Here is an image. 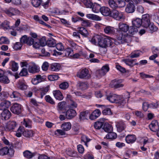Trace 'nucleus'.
Wrapping results in <instances>:
<instances>
[{
    "instance_id": "obj_33",
    "label": "nucleus",
    "mask_w": 159,
    "mask_h": 159,
    "mask_svg": "<svg viewBox=\"0 0 159 159\" xmlns=\"http://www.w3.org/2000/svg\"><path fill=\"white\" fill-rule=\"evenodd\" d=\"M78 29L80 33L84 36L86 37L89 35V33L87 30L84 27H79Z\"/></svg>"
},
{
    "instance_id": "obj_51",
    "label": "nucleus",
    "mask_w": 159,
    "mask_h": 159,
    "mask_svg": "<svg viewBox=\"0 0 159 159\" xmlns=\"http://www.w3.org/2000/svg\"><path fill=\"white\" fill-rule=\"evenodd\" d=\"M9 95V93L7 92L4 91H1L0 93V99L1 100L5 99L8 97Z\"/></svg>"
},
{
    "instance_id": "obj_41",
    "label": "nucleus",
    "mask_w": 159,
    "mask_h": 159,
    "mask_svg": "<svg viewBox=\"0 0 159 159\" xmlns=\"http://www.w3.org/2000/svg\"><path fill=\"white\" fill-rule=\"evenodd\" d=\"M17 86L19 89H26L28 88L26 84L22 82H19L18 83Z\"/></svg>"
},
{
    "instance_id": "obj_3",
    "label": "nucleus",
    "mask_w": 159,
    "mask_h": 159,
    "mask_svg": "<svg viewBox=\"0 0 159 159\" xmlns=\"http://www.w3.org/2000/svg\"><path fill=\"white\" fill-rule=\"evenodd\" d=\"M77 76L81 79H88L90 77L88 69L84 68L77 72Z\"/></svg>"
},
{
    "instance_id": "obj_7",
    "label": "nucleus",
    "mask_w": 159,
    "mask_h": 159,
    "mask_svg": "<svg viewBox=\"0 0 159 159\" xmlns=\"http://www.w3.org/2000/svg\"><path fill=\"white\" fill-rule=\"evenodd\" d=\"M11 110L13 113L16 114H20L22 111V106L19 104L14 103L11 108Z\"/></svg>"
},
{
    "instance_id": "obj_37",
    "label": "nucleus",
    "mask_w": 159,
    "mask_h": 159,
    "mask_svg": "<svg viewBox=\"0 0 159 159\" xmlns=\"http://www.w3.org/2000/svg\"><path fill=\"white\" fill-rule=\"evenodd\" d=\"M24 156L27 158H31L34 156V153H32L29 151L26 150L23 152Z\"/></svg>"
},
{
    "instance_id": "obj_14",
    "label": "nucleus",
    "mask_w": 159,
    "mask_h": 159,
    "mask_svg": "<svg viewBox=\"0 0 159 159\" xmlns=\"http://www.w3.org/2000/svg\"><path fill=\"white\" fill-rule=\"evenodd\" d=\"M100 12L102 15L105 16H109L111 14L110 8L105 6L102 7Z\"/></svg>"
},
{
    "instance_id": "obj_56",
    "label": "nucleus",
    "mask_w": 159,
    "mask_h": 159,
    "mask_svg": "<svg viewBox=\"0 0 159 159\" xmlns=\"http://www.w3.org/2000/svg\"><path fill=\"white\" fill-rule=\"evenodd\" d=\"M59 78L58 75H51L48 76V80L51 81L57 80Z\"/></svg>"
},
{
    "instance_id": "obj_32",
    "label": "nucleus",
    "mask_w": 159,
    "mask_h": 159,
    "mask_svg": "<svg viewBox=\"0 0 159 159\" xmlns=\"http://www.w3.org/2000/svg\"><path fill=\"white\" fill-rule=\"evenodd\" d=\"M71 124L70 122H65L61 125V129L65 131L69 130L71 128Z\"/></svg>"
},
{
    "instance_id": "obj_16",
    "label": "nucleus",
    "mask_w": 159,
    "mask_h": 159,
    "mask_svg": "<svg viewBox=\"0 0 159 159\" xmlns=\"http://www.w3.org/2000/svg\"><path fill=\"white\" fill-rule=\"evenodd\" d=\"M149 126L150 130L154 132H156L159 128L158 123L156 120L152 121Z\"/></svg>"
},
{
    "instance_id": "obj_57",
    "label": "nucleus",
    "mask_w": 159,
    "mask_h": 159,
    "mask_svg": "<svg viewBox=\"0 0 159 159\" xmlns=\"http://www.w3.org/2000/svg\"><path fill=\"white\" fill-rule=\"evenodd\" d=\"M69 86V84L67 82H64L59 85V87L62 89H65L68 88Z\"/></svg>"
},
{
    "instance_id": "obj_18",
    "label": "nucleus",
    "mask_w": 159,
    "mask_h": 159,
    "mask_svg": "<svg viewBox=\"0 0 159 159\" xmlns=\"http://www.w3.org/2000/svg\"><path fill=\"white\" fill-rule=\"evenodd\" d=\"M101 114L100 111L98 109L95 110L89 116V118L91 120H94L99 117Z\"/></svg>"
},
{
    "instance_id": "obj_39",
    "label": "nucleus",
    "mask_w": 159,
    "mask_h": 159,
    "mask_svg": "<svg viewBox=\"0 0 159 159\" xmlns=\"http://www.w3.org/2000/svg\"><path fill=\"white\" fill-rule=\"evenodd\" d=\"M85 7L87 8H91L92 7L93 3L91 0H80Z\"/></svg>"
},
{
    "instance_id": "obj_49",
    "label": "nucleus",
    "mask_w": 159,
    "mask_h": 159,
    "mask_svg": "<svg viewBox=\"0 0 159 159\" xmlns=\"http://www.w3.org/2000/svg\"><path fill=\"white\" fill-rule=\"evenodd\" d=\"M103 125V122L98 121L95 123L94 127L96 129H99L102 127Z\"/></svg>"
},
{
    "instance_id": "obj_43",
    "label": "nucleus",
    "mask_w": 159,
    "mask_h": 159,
    "mask_svg": "<svg viewBox=\"0 0 159 159\" xmlns=\"http://www.w3.org/2000/svg\"><path fill=\"white\" fill-rule=\"evenodd\" d=\"M135 60H136L127 59L124 60V61L126 65L132 67L134 66V61Z\"/></svg>"
},
{
    "instance_id": "obj_35",
    "label": "nucleus",
    "mask_w": 159,
    "mask_h": 159,
    "mask_svg": "<svg viewBox=\"0 0 159 159\" xmlns=\"http://www.w3.org/2000/svg\"><path fill=\"white\" fill-rule=\"evenodd\" d=\"M103 129L105 131L108 133L111 132L112 131V128L111 126L108 123L105 124Z\"/></svg>"
},
{
    "instance_id": "obj_17",
    "label": "nucleus",
    "mask_w": 159,
    "mask_h": 159,
    "mask_svg": "<svg viewBox=\"0 0 159 159\" xmlns=\"http://www.w3.org/2000/svg\"><path fill=\"white\" fill-rule=\"evenodd\" d=\"M1 115V119L3 120H8L11 116V113L8 110L3 111Z\"/></svg>"
},
{
    "instance_id": "obj_44",
    "label": "nucleus",
    "mask_w": 159,
    "mask_h": 159,
    "mask_svg": "<svg viewBox=\"0 0 159 159\" xmlns=\"http://www.w3.org/2000/svg\"><path fill=\"white\" fill-rule=\"evenodd\" d=\"M77 86L80 89H86L88 88V85L86 83L79 82L77 84Z\"/></svg>"
},
{
    "instance_id": "obj_59",
    "label": "nucleus",
    "mask_w": 159,
    "mask_h": 159,
    "mask_svg": "<svg viewBox=\"0 0 159 159\" xmlns=\"http://www.w3.org/2000/svg\"><path fill=\"white\" fill-rule=\"evenodd\" d=\"M22 45L20 42H16L13 46V48L17 50L21 49Z\"/></svg>"
},
{
    "instance_id": "obj_64",
    "label": "nucleus",
    "mask_w": 159,
    "mask_h": 159,
    "mask_svg": "<svg viewBox=\"0 0 159 159\" xmlns=\"http://www.w3.org/2000/svg\"><path fill=\"white\" fill-rule=\"evenodd\" d=\"M45 99L47 102L52 104H55V102L49 95L46 96L45 97Z\"/></svg>"
},
{
    "instance_id": "obj_20",
    "label": "nucleus",
    "mask_w": 159,
    "mask_h": 159,
    "mask_svg": "<svg viewBox=\"0 0 159 159\" xmlns=\"http://www.w3.org/2000/svg\"><path fill=\"white\" fill-rule=\"evenodd\" d=\"M135 9L134 5L132 3L129 2L127 5L125 9L126 12L128 13L133 12Z\"/></svg>"
},
{
    "instance_id": "obj_26",
    "label": "nucleus",
    "mask_w": 159,
    "mask_h": 159,
    "mask_svg": "<svg viewBox=\"0 0 159 159\" xmlns=\"http://www.w3.org/2000/svg\"><path fill=\"white\" fill-rule=\"evenodd\" d=\"M102 39V37L101 36L96 35L92 38L90 41L92 43L94 44H96V43H98L99 45V42Z\"/></svg>"
},
{
    "instance_id": "obj_22",
    "label": "nucleus",
    "mask_w": 159,
    "mask_h": 159,
    "mask_svg": "<svg viewBox=\"0 0 159 159\" xmlns=\"http://www.w3.org/2000/svg\"><path fill=\"white\" fill-rule=\"evenodd\" d=\"M101 5L97 3H93L92 7L90 8H92L93 12L95 13H98L100 12L101 7Z\"/></svg>"
},
{
    "instance_id": "obj_4",
    "label": "nucleus",
    "mask_w": 159,
    "mask_h": 159,
    "mask_svg": "<svg viewBox=\"0 0 159 159\" xmlns=\"http://www.w3.org/2000/svg\"><path fill=\"white\" fill-rule=\"evenodd\" d=\"M112 42L113 41H112L111 38L107 37L103 39L102 37V39L99 42V46L102 48L110 47L112 45Z\"/></svg>"
},
{
    "instance_id": "obj_30",
    "label": "nucleus",
    "mask_w": 159,
    "mask_h": 159,
    "mask_svg": "<svg viewBox=\"0 0 159 159\" xmlns=\"http://www.w3.org/2000/svg\"><path fill=\"white\" fill-rule=\"evenodd\" d=\"M142 24V20L139 18H137L132 21L133 25L137 28L140 27Z\"/></svg>"
},
{
    "instance_id": "obj_45",
    "label": "nucleus",
    "mask_w": 159,
    "mask_h": 159,
    "mask_svg": "<svg viewBox=\"0 0 159 159\" xmlns=\"http://www.w3.org/2000/svg\"><path fill=\"white\" fill-rule=\"evenodd\" d=\"M141 52L140 50L134 51L130 54V57L131 58L137 57L139 56Z\"/></svg>"
},
{
    "instance_id": "obj_48",
    "label": "nucleus",
    "mask_w": 159,
    "mask_h": 159,
    "mask_svg": "<svg viewBox=\"0 0 159 159\" xmlns=\"http://www.w3.org/2000/svg\"><path fill=\"white\" fill-rule=\"evenodd\" d=\"M65 105L66 102L64 101L58 103V110L60 113H61V111L65 108Z\"/></svg>"
},
{
    "instance_id": "obj_46",
    "label": "nucleus",
    "mask_w": 159,
    "mask_h": 159,
    "mask_svg": "<svg viewBox=\"0 0 159 159\" xmlns=\"http://www.w3.org/2000/svg\"><path fill=\"white\" fill-rule=\"evenodd\" d=\"M24 131V127L21 126H20L16 132V136L19 137H21L22 134H23V133Z\"/></svg>"
},
{
    "instance_id": "obj_11",
    "label": "nucleus",
    "mask_w": 159,
    "mask_h": 159,
    "mask_svg": "<svg viewBox=\"0 0 159 159\" xmlns=\"http://www.w3.org/2000/svg\"><path fill=\"white\" fill-rule=\"evenodd\" d=\"M16 126V122L15 121H9L6 125L4 128L7 131H13Z\"/></svg>"
},
{
    "instance_id": "obj_28",
    "label": "nucleus",
    "mask_w": 159,
    "mask_h": 159,
    "mask_svg": "<svg viewBox=\"0 0 159 159\" xmlns=\"http://www.w3.org/2000/svg\"><path fill=\"white\" fill-rule=\"evenodd\" d=\"M111 86L112 88L117 89L123 86V85L119 83L118 80H112L111 83Z\"/></svg>"
},
{
    "instance_id": "obj_23",
    "label": "nucleus",
    "mask_w": 159,
    "mask_h": 159,
    "mask_svg": "<svg viewBox=\"0 0 159 159\" xmlns=\"http://www.w3.org/2000/svg\"><path fill=\"white\" fill-rule=\"evenodd\" d=\"M55 98L57 100H61L63 99V96L59 90H55L53 92Z\"/></svg>"
},
{
    "instance_id": "obj_61",
    "label": "nucleus",
    "mask_w": 159,
    "mask_h": 159,
    "mask_svg": "<svg viewBox=\"0 0 159 159\" xmlns=\"http://www.w3.org/2000/svg\"><path fill=\"white\" fill-rule=\"evenodd\" d=\"M20 93L16 91H13L10 95V97L11 98H20Z\"/></svg>"
},
{
    "instance_id": "obj_8",
    "label": "nucleus",
    "mask_w": 159,
    "mask_h": 159,
    "mask_svg": "<svg viewBox=\"0 0 159 159\" xmlns=\"http://www.w3.org/2000/svg\"><path fill=\"white\" fill-rule=\"evenodd\" d=\"M14 153V150L11 149H9L7 147H4L0 149V155L2 156L8 155L12 156Z\"/></svg>"
},
{
    "instance_id": "obj_50",
    "label": "nucleus",
    "mask_w": 159,
    "mask_h": 159,
    "mask_svg": "<svg viewBox=\"0 0 159 159\" xmlns=\"http://www.w3.org/2000/svg\"><path fill=\"white\" fill-rule=\"evenodd\" d=\"M128 30L129 33L132 34H134L138 31L137 28L133 25L132 26H130L129 28V27Z\"/></svg>"
},
{
    "instance_id": "obj_24",
    "label": "nucleus",
    "mask_w": 159,
    "mask_h": 159,
    "mask_svg": "<svg viewBox=\"0 0 159 159\" xmlns=\"http://www.w3.org/2000/svg\"><path fill=\"white\" fill-rule=\"evenodd\" d=\"M86 16L88 19L93 20L100 21L101 20V18L99 16L94 14H87L86 15Z\"/></svg>"
},
{
    "instance_id": "obj_27",
    "label": "nucleus",
    "mask_w": 159,
    "mask_h": 159,
    "mask_svg": "<svg viewBox=\"0 0 159 159\" xmlns=\"http://www.w3.org/2000/svg\"><path fill=\"white\" fill-rule=\"evenodd\" d=\"M50 68L52 71H58L60 69L61 65L58 63H53L51 65Z\"/></svg>"
},
{
    "instance_id": "obj_9",
    "label": "nucleus",
    "mask_w": 159,
    "mask_h": 159,
    "mask_svg": "<svg viewBox=\"0 0 159 159\" xmlns=\"http://www.w3.org/2000/svg\"><path fill=\"white\" fill-rule=\"evenodd\" d=\"M111 16L117 20H120L124 18L122 12L116 10H113L111 13Z\"/></svg>"
},
{
    "instance_id": "obj_6",
    "label": "nucleus",
    "mask_w": 159,
    "mask_h": 159,
    "mask_svg": "<svg viewBox=\"0 0 159 159\" xmlns=\"http://www.w3.org/2000/svg\"><path fill=\"white\" fill-rule=\"evenodd\" d=\"M142 21L143 26L146 28H148L151 23L149 15L148 14L143 15Z\"/></svg>"
},
{
    "instance_id": "obj_36",
    "label": "nucleus",
    "mask_w": 159,
    "mask_h": 159,
    "mask_svg": "<svg viewBox=\"0 0 159 159\" xmlns=\"http://www.w3.org/2000/svg\"><path fill=\"white\" fill-rule=\"evenodd\" d=\"M34 134L32 130H27L24 131L23 133V135L26 137H30L33 136Z\"/></svg>"
},
{
    "instance_id": "obj_1",
    "label": "nucleus",
    "mask_w": 159,
    "mask_h": 159,
    "mask_svg": "<svg viewBox=\"0 0 159 159\" xmlns=\"http://www.w3.org/2000/svg\"><path fill=\"white\" fill-rule=\"evenodd\" d=\"M106 93L107 99L111 102L123 105L126 103V101L122 96L117 95L113 93H110L109 94H107L106 92Z\"/></svg>"
},
{
    "instance_id": "obj_54",
    "label": "nucleus",
    "mask_w": 159,
    "mask_h": 159,
    "mask_svg": "<svg viewBox=\"0 0 159 159\" xmlns=\"http://www.w3.org/2000/svg\"><path fill=\"white\" fill-rule=\"evenodd\" d=\"M1 27L4 30H9L10 29L9 22L5 21L1 24Z\"/></svg>"
},
{
    "instance_id": "obj_40",
    "label": "nucleus",
    "mask_w": 159,
    "mask_h": 159,
    "mask_svg": "<svg viewBox=\"0 0 159 159\" xmlns=\"http://www.w3.org/2000/svg\"><path fill=\"white\" fill-rule=\"evenodd\" d=\"M79 20L81 21V24L82 26L85 27L90 26L91 23L89 20H83L80 17L79 18Z\"/></svg>"
},
{
    "instance_id": "obj_31",
    "label": "nucleus",
    "mask_w": 159,
    "mask_h": 159,
    "mask_svg": "<svg viewBox=\"0 0 159 159\" xmlns=\"http://www.w3.org/2000/svg\"><path fill=\"white\" fill-rule=\"evenodd\" d=\"M136 140L135 136L134 135H129L127 136L125 138V140L127 143H132Z\"/></svg>"
},
{
    "instance_id": "obj_2",
    "label": "nucleus",
    "mask_w": 159,
    "mask_h": 159,
    "mask_svg": "<svg viewBox=\"0 0 159 159\" xmlns=\"http://www.w3.org/2000/svg\"><path fill=\"white\" fill-rule=\"evenodd\" d=\"M129 29V26L126 24L120 22L118 24V28L116 33V38L118 40H121L122 39L123 34L122 32H126Z\"/></svg>"
},
{
    "instance_id": "obj_53",
    "label": "nucleus",
    "mask_w": 159,
    "mask_h": 159,
    "mask_svg": "<svg viewBox=\"0 0 159 159\" xmlns=\"http://www.w3.org/2000/svg\"><path fill=\"white\" fill-rule=\"evenodd\" d=\"M117 137L116 134L114 132L109 133L108 134L106 135V137L107 139H115Z\"/></svg>"
},
{
    "instance_id": "obj_60",
    "label": "nucleus",
    "mask_w": 159,
    "mask_h": 159,
    "mask_svg": "<svg viewBox=\"0 0 159 159\" xmlns=\"http://www.w3.org/2000/svg\"><path fill=\"white\" fill-rule=\"evenodd\" d=\"M148 28H149L150 31L152 32L156 31L158 29L157 27L155 26L154 24L152 23H150Z\"/></svg>"
},
{
    "instance_id": "obj_62",
    "label": "nucleus",
    "mask_w": 159,
    "mask_h": 159,
    "mask_svg": "<svg viewBox=\"0 0 159 159\" xmlns=\"http://www.w3.org/2000/svg\"><path fill=\"white\" fill-rule=\"evenodd\" d=\"M23 124L26 127H31V122L29 120L24 119Z\"/></svg>"
},
{
    "instance_id": "obj_42",
    "label": "nucleus",
    "mask_w": 159,
    "mask_h": 159,
    "mask_svg": "<svg viewBox=\"0 0 159 159\" xmlns=\"http://www.w3.org/2000/svg\"><path fill=\"white\" fill-rule=\"evenodd\" d=\"M10 43L9 39L6 37L2 36L0 38V44H8Z\"/></svg>"
},
{
    "instance_id": "obj_5",
    "label": "nucleus",
    "mask_w": 159,
    "mask_h": 159,
    "mask_svg": "<svg viewBox=\"0 0 159 159\" xmlns=\"http://www.w3.org/2000/svg\"><path fill=\"white\" fill-rule=\"evenodd\" d=\"M109 68L107 65L102 67L101 70H98L96 71V75L97 77L99 78L104 75L109 70Z\"/></svg>"
},
{
    "instance_id": "obj_52",
    "label": "nucleus",
    "mask_w": 159,
    "mask_h": 159,
    "mask_svg": "<svg viewBox=\"0 0 159 159\" xmlns=\"http://www.w3.org/2000/svg\"><path fill=\"white\" fill-rule=\"evenodd\" d=\"M31 2L33 6L37 7L40 5L42 0H32Z\"/></svg>"
},
{
    "instance_id": "obj_10",
    "label": "nucleus",
    "mask_w": 159,
    "mask_h": 159,
    "mask_svg": "<svg viewBox=\"0 0 159 159\" xmlns=\"http://www.w3.org/2000/svg\"><path fill=\"white\" fill-rule=\"evenodd\" d=\"M4 11L5 13L10 16L18 14L20 12L18 10L12 7H11L8 9H5Z\"/></svg>"
},
{
    "instance_id": "obj_38",
    "label": "nucleus",
    "mask_w": 159,
    "mask_h": 159,
    "mask_svg": "<svg viewBox=\"0 0 159 159\" xmlns=\"http://www.w3.org/2000/svg\"><path fill=\"white\" fill-rule=\"evenodd\" d=\"M89 111L88 110L80 112V119L81 120L87 119V117Z\"/></svg>"
},
{
    "instance_id": "obj_12",
    "label": "nucleus",
    "mask_w": 159,
    "mask_h": 159,
    "mask_svg": "<svg viewBox=\"0 0 159 159\" xmlns=\"http://www.w3.org/2000/svg\"><path fill=\"white\" fill-rule=\"evenodd\" d=\"M76 115V112L75 110L72 109H69L66 112V117L67 119H71Z\"/></svg>"
},
{
    "instance_id": "obj_29",
    "label": "nucleus",
    "mask_w": 159,
    "mask_h": 159,
    "mask_svg": "<svg viewBox=\"0 0 159 159\" xmlns=\"http://www.w3.org/2000/svg\"><path fill=\"white\" fill-rule=\"evenodd\" d=\"M116 126L117 128L118 131L120 132L124 130L126 126L124 122L121 121L117 122Z\"/></svg>"
},
{
    "instance_id": "obj_34",
    "label": "nucleus",
    "mask_w": 159,
    "mask_h": 159,
    "mask_svg": "<svg viewBox=\"0 0 159 159\" xmlns=\"http://www.w3.org/2000/svg\"><path fill=\"white\" fill-rule=\"evenodd\" d=\"M56 44V40L50 38L47 41V45L48 47H54Z\"/></svg>"
},
{
    "instance_id": "obj_21",
    "label": "nucleus",
    "mask_w": 159,
    "mask_h": 159,
    "mask_svg": "<svg viewBox=\"0 0 159 159\" xmlns=\"http://www.w3.org/2000/svg\"><path fill=\"white\" fill-rule=\"evenodd\" d=\"M29 71L30 73H35L38 72L39 70L38 66L35 64H32L29 66Z\"/></svg>"
},
{
    "instance_id": "obj_13",
    "label": "nucleus",
    "mask_w": 159,
    "mask_h": 159,
    "mask_svg": "<svg viewBox=\"0 0 159 159\" xmlns=\"http://www.w3.org/2000/svg\"><path fill=\"white\" fill-rule=\"evenodd\" d=\"M11 102L10 101L5 100L0 104V110H8L7 109L9 108Z\"/></svg>"
},
{
    "instance_id": "obj_25",
    "label": "nucleus",
    "mask_w": 159,
    "mask_h": 159,
    "mask_svg": "<svg viewBox=\"0 0 159 159\" xmlns=\"http://www.w3.org/2000/svg\"><path fill=\"white\" fill-rule=\"evenodd\" d=\"M11 69L13 71H17L19 68L18 64L14 61H11L9 62Z\"/></svg>"
},
{
    "instance_id": "obj_47",
    "label": "nucleus",
    "mask_w": 159,
    "mask_h": 159,
    "mask_svg": "<svg viewBox=\"0 0 159 159\" xmlns=\"http://www.w3.org/2000/svg\"><path fill=\"white\" fill-rule=\"evenodd\" d=\"M108 3L109 6L112 8L114 9L118 7V4L114 0H109Z\"/></svg>"
},
{
    "instance_id": "obj_63",
    "label": "nucleus",
    "mask_w": 159,
    "mask_h": 159,
    "mask_svg": "<svg viewBox=\"0 0 159 159\" xmlns=\"http://www.w3.org/2000/svg\"><path fill=\"white\" fill-rule=\"evenodd\" d=\"M70 107L72 108H75L77 107V104L71 99L68 100Z\"/></svg>"
},
{
    "instance_id": "obj_55",
    "label": "nucleus",
    "mask_w": 159,
    "mask_h": 159,
    "mask_svg": "<svg viewBox=\"0 0 159 159\" xmlns=\"http://www.w3.org/2000/svg\"><path fill=\"white\" fill-rule=\"evenodd\" d=\"M10 82L9 80L7 77V76L5 75H3L2 77H0V82L5 83L8 84Z\"/></svg>"
},
{
    "instance_id": "obj_15",
    "label": "nucleus",
    "mask_w": 159,
    "mask_h": 159,
    "mask_svg": "<svg viewBox=\"0 0 159 159\" xmlns=\"http://www.w3.org/2000/svg\"><path fill=\"white\" fill-rule=\"evenodd\" d=\"M97 107L101 108L103 109L102 113L103 115H110L111 114V112L110 108L106 107L104 105H96Z\"/></svg>"
},
{
    "instance_id": "obj_58",
    "label": "nucleus",
    "mask_w": 159,
    "mask_h": 159,
    "mask_svg": "<svg viewBox=\"0 0 159 159\" xmlns=\"http://www.w3.org/2000/svg\"><path fill=\"white\" fill-rule=\"evenodd\" d=\"M66 152L68 155L72 157H75L76 154L75 152L70 149L66 150Z\"/></svg>"
},
{
    "instance_id": "obj_19",
    "label": "nucleus",
    "mask_w": 159,
    "mask_h": 159,
    "mask_svg": "<svg viewBox=\"0 0 159 159\" xmlns=\"http://www.w3.org/2000/svg\"><path fill=\"white\" fill-rule=\"evenodd\" d=\"M104 31L106 34L111 35L115 33L116 30L113 27L107 26L104 28Z\"/></svg>"
}]
</instances>
